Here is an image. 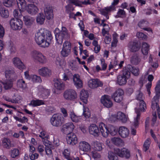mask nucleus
<instances>
[{
    "label": "nucleus",
    "mask_w": 160,
    "mask_h": 160,
    "mask_svg": "<svg viewBox=\"0 0 160 160\" xmlns=\"http://www.w3.org/2000/svg\"><path fill=\"white\" fill-rule=\"evenodd\" d=\"M52 39L51 32L44 29H41L36 33L35 39L37 43L41 47L46 48L48 47Z\"/></svg>",
    "instance_id": "f257e3e1"
},
{
    "label": "nucleus",
    "mask_w": 160,
    "mask_h": 160,
    "mask_svg": "<svg viewBox=\"0 0 160 160\" xmlns=\"http://www.w3.org/2000/svg\"><path fill=\"white\" fill-rule=\"evenodd\" d=\"M18 8L20 10L26 9L27 12L32 14H36L38 12V9L37 7L32 4H28L26 7V2L25 0H17Z\"/></svg>",
    "instance_id": "f03ea898"
},
{
    "label": "nucleus",
    "mask_w": 160,
    "mask_h": 160,
    "mask_svg": "<svg viewBox=\"0 0 160 160\" xmlns=\"http://www.w3.org/2000/svg\"><path fill=\"white\" fill-rule=\"evenodd\" d=\"M54 33L57 42L58 44H61L62 43L63 39L68 38L69 37L68 30L64 27H62L61 31H59L58 28H56L54 30Z\"/></svg>",
    "instance_id": "7ed1b4c3"
},
{
    "label": "nucleus",
    "mask_w": 160,
    "mask_h": 160,
    "mask_svg": "<svg viewBox=\"0 0 160 160\" xmlns=\"http://www.w3.org/2000/svg\"><path fill=\"white\" fill-rule=\"evenodd\" d=\"M124 152H127L126 157H128L129 154L128 153V151L127 149L125 148H123L120 149L118 148L114 149V153L111 151H109L108 153V158L109 160H118V157L116 155L121 157L123 158V153Z\"/></svg>",
    "instance_id": "20e7f679"
},
{
    "label": "nucleus",
    "mask_w": 160,
    "mask_h": 160,
    "mask_svg": "<svg viewBox=\"0 0 160 160\" xmlns=\"http://www.w3.org/2000/svg\"><path fill=\"white\" fill-rule=\"evenodd\" d=\"M32 57L35 62L42 64L46 63L47 61L45 56L41 52L37 51H33L32 52Z\"/></svg>",
    "instance_id": "39448f33"
},
{
    "label": "nucleus",
    "mask_w": 160,
    "mask_h": 160,
    "mask_svg": "<svg viewBox=\"0 0 160 160\" xmlns=\"http://www.w3.org/2000/svg\"><path fill=\"white\" fill-rule=\"evenodd\" d=\"M63 118L62 115L59 114H53L50 119L51 124L54 127L61 126L63 123Z\"/></svg>",
    "instance_id": "423d86ee"
},
{
    "label": "nucleus",
    "mask_w": 160,
    "mask_h": 160,
    "mask_svg": "<svg viewBox=\"0 0 160 160\" xmlns=\"http://www.w3.org/2000/svg\"><path fill=\"white\" fill-rule=\"evenodd\" d=\"M63 96L65 99L67 100H73L77 97L76 92L72 89L66 90L63 93Z\"/></svg>",
    "instance_id": "0eeeda50"
},
{
    "label": "nucleus",
    "mask_w": 160,
    "mask_h": 160,
    "mask_svg": "<svg viewBox=\"0 0 160 160\" xmlns=\"http://www.w3.org/2000/svg\"><path fill=\"white\" fill-rule=\"evenodd\" d=\"M9 23L11 28L13 30H20L22 28V22L19 19L17 18H12Z\"/></svg>",
    "instance_id": "6e6552de"
},
{
    "label": "nucleus",
    "mask_w": 160,
    "mask_h": 160,
    "mask_svg": "<svg viewBox=\"0 0 160 160\" xmlns=\"http://www.w3.org/2000/svg\"><path fill=\"white\" fill-rule=\"evenodd\" d=\"M71 49L70 43L68 41H65L63 44V47L61 54L63 57L68 56L70 53Z\"/></svg>",
    "instance_id": "1a4fd4ad"
},
{
    "label": "nucleus",
    "mask_w": 160,
    "mask_h": 160,
    "mask_svg": "<svg viewBox=\"0 0 160 160\" xmlns=\"http://www.w3.org/2000/svg\"><path fill=\"white\" fill-rule=\"evenodd\" d=\"M123 94L124 92L122 90L118 89L112 95V98L115 102L119 103L123 100Z\"/></svg>",
    "instance_id": "9d476101"
},
{
    "label": "nucleus",
    "mask_w": 160,
    "mask_h": 160,
    "mask_svg": "<svg viewBox=\"0 0 160 160\" xmlns=\"http://www.w3.org/2000/svg\"><path fill=\"white\" fill-rule=\"evenodd\" d=\"M74 126L72 122H70L66 123L62 126V131L66 135H68L71 133L74 129Z\"/></svg>",
    "instance_id": "9b49d317"
},
{
    "label": "nucleus",
    "mask_w": 160,
    "mask_h": 160,
    "mask_svg": "<svg viewBox=\"0 0 160 160\" xmlns=\"http://www.w3.org/2000/svg\"><path fill=\"white\" fill-rule=\"evenodd\" d=\"M137 117L134 119V121L133 123V126L131 127V134L133 135H136V128L138 127L139 123V121L140 119V114L139 110L136 111Z\"/></svg>",
    "instance_id": "f8f14e48"
},
{
    "label": "nucleus",
    "mask_w": 160,
    "mask_h": 160,
    "mask_svg": "<svg viewBox=\"0 0 160 160\" xmlns=\"http://www.w3.org/2000/svg\"><path fill=\"white\" fill-rule=\"evenodd\" d=\"M88 85L90 88H95L99 87H102L103 83L98 79H92L88 82Z\"/></svg>",
    "instance_id": "ddd939ff"
},
{
    "label": "nucleus",
    "mask_w": 160,
    "mask_h": 160,
    "mask_svg": "<svg viewBox=\"0 0 160 160\" xmlns=\"http://www.w3.org/2000/svg\"><path fill=\"white\" fill-rule=\"evenodd\" d=\"M66 139L68 143L71 145H74L78 142L77 137L73 133L68 135Z\"/></svg>",
    "instance_id": "4468645a"
},
{
    "label": "nucleus",
    "mask_w": 160,
    "mask_h": 160,
    "mask_svg": "<svg viewBox=\"0 0 160 160\" xmlns=\"http://www.w3.org/2000/svg\"><path fill=\"white\" fill-rule=\"evenodd\" d=\"M44 14L46 18L48 20L52 19L53 14L52 8L49 5H46L44 8Z\"/></svg>",
    "instance_id": "2eb2a0df"
},
{
    "label": "nucleus",
    "mask_w": 160,
    "mask_h": 160,
    "mask_svg": "<svg viewBox=\"0 0 160 160\" xmlns=\"http://www.w3.org/2000/svg\"><path fill=\"white\" fill-rule=\"evenodd\" d=\"M102 103L105 107L109 108L113 105L112 102L110 99V97L107 95L102 96L101 100Z\"/></svg>",
    "instance_id": "dca6fc26"
},
{
    "label": "nucleus",
    "mask_w": 160,
    "mask_h": 160,
    "mask_svg": "<svg viewBox=\"0 0 160 160\" xmlns=\"http://www.w3.org/2000/svg\"><path fill=\"white\" fill-rule=\"evenodd\" d=\"M78 148L79 149L84 152H88L91 149V146L89 143L85 141H83L79 142Z\"/></svg>",
    "instance_id": "f3484780"
},
{
    "label": "nucleus",
    "mask_w": 160,
    "mask_h": 160,
    "mask_svg": "<svg viewBox=\"0 0 160 160\" xmlns=\"http://www.w3.org/2000/svg\"><path fill=\"white\" fill-rule=\"evenodd\" d=\"M89 131L90 134L95 136H98L100 134L98 128L94 124H91L89 127Z\"/></svg>",
    "instance_id": "a211bd4d"
},
{
    "label": "nucleus",
    "mask_w": 160,
    "mask_h": 160,
    "mask_svg": "<svg viewBox=\"0 0 160 160\" xmlns=\"http://www.w3.org/2000/svg\"><path fill=\"white\" fill-rule=\"evenodd\" d=\"M39 74L42 77H48L51 74V71L48 68L43 67L38 70Z\"/></svg>",
    "instance_id": "6ab92c4d"
},
{
    "label": "nucleus",
    "mask_w": 160,
    "mask_h": 160,
    "mask_svg": "<svg viewBox=\"0 0 160 160\" xmlns=\"http://www.w3.org/2000/svg\"><path fill=\"white\" fill-rule=\"evenodd\" d=\"M99 131L102 136L105 138L107 137L108 135V131L106 125L102 122L100 123L99 126Z\"/></svg>",
    "instance_id": "aec40b11"
},
{
    "label": "nucleus",
    "mask_w": 160,
    "mask_h": 160,
    "mask_svg": "<svg viewBox=\"0 0 160 160\" xmlns=\"http://www.w3.org/2000/svg\"><path fill=\"white\" fill-rule=\"evenodd\" d=\"M12 61L14 65L19 69L22 70L25 68V66L19 58H14Z\"/></svg>",
    "instance_id": "412c9836"
},
{
    "label": "nucleus",
    "mask_w": 160,
    "mask_h": 160,
    "mask_svg": "<svg viewBox=\"0 0 160 160\" xmlns=\"http://www.w3.org/2000/svg\"><path fill=\"white\" fill-rule=\"evenodd\" d=\"M73 80L74 85L77 88H81L82 87V82L80 79L79 75L74 74L73 76Z\"/></svg>",
    "instance_id": "4be33fe9"
},
{
    "label": "nucleus",
    "mask_w": 160,
    "mask_h": 160,
    "mask_svg": "<svg viewBox=\"0 0 160 160\" xmlns=\"http://www.w3.org/2000/svg\"><path fill=\"white\" fill-rule=\"evenodd\" d=\"M118 132L120 136L123 138L128 137L129 133V130L124 126L120 127L119 129Z\"/></svg>",
    "instance_id": "5701e85b"
},
{
    "label": "nucleus",
    "mask_w": 160,
    "mask_h": 160,
    "mask_svg": "<svg viewBox=\"0 0 160 160\" xmlns=\"http://www.w3.org/2000/svg\"><path fill=\"white\" fill-rule=\"evenodd\" d=\"M131 51L135 52L138 51L140 48V46L136 42H130L128 45Z\"/></svg>",
    "instance_id": "b1692460"
},
{
    "label": "nucleus",
    "mask_w": 160,
    "mask_h": 160,
    "mask_svg": "<svg viewBox=\"0 0 160 160\" xmlns=\"http://www.w3.org/2000/svg\"><path fill=\"white\" fill-rule=\"evenodd\" d=\"M2 146L7 149H10L11 148L13 147L14 145L11 142L10 140L8 138H4L2 141Z\"/></svg>",
    "instance_id": "393cba45"
},
{
    "label": "nucleus",
    "mask_w": 160,
    "mask_h": 160,
    "mask_svg": "<svg viewBox=\"0 0 160 160\" xmlns=\"http://www.w3.org/2000/svg\"><path fill=\"white\" fill-rule=\"evenodd\" d=\"M117 118L122 122L125 123L127 121L128 117L122 112H119L117 113Z\"/></svg>",
    "instance_id": "a878e982"
},
{
    "label": "nucleus",
    "mask_w": 160,
    "mask_h": 160,
    "mask_svg": "<svg viewBox=\"0 0 160 160\" xmlns=\"http://www.w3.org/2000/svg\"><path fill=\"white\" fill-rule=\"evenodd\" d=\"M112 143L117 146H122L124 145V142L120 138L114 137L111 139Z\"/></svg>",
    "instance_id": "bb28decb"
},
{
    "label": "nucleus",
    "mask_w": 160,
    "mask_h": 160,
    "mask_svg": "<svg viewBox=\"0 0 160 160\" xmlns=\"http://www.w3.org/2000/svg\"><path fill=\"white\" fill-rule=\"evenodd\" d=\"M88 97V94L87 91L82 90L80 92L81 99L85 104L87 102V99Z\"/></svg>",
    "instance_id": "cd10ccee"
},
{
    "label": "nucleus",
    "mask_w": 160,
    "mask_h": 160,
    "mask_svg": "<svg viewBox=\"0 0 160 160\" xmlns=\"http://www.w3.org/2000/svg\"><path fill=\"white\" fill-rule=\"evenodd\" d=\"M132 68V66L130 65H128L127 67H124L122 71V75L125 77L128 78L130 75V69Z\"/></svg>",
    "instance_id": "c85d7f7f"
},
{
    "label": "nucleus",
    "mask_w": 160,
    "mask_h": 160,
    "mask_svg": "<svg viewBox=\"0 0 160 160\" xmlns=\"http://www.w3.org/2000/svg\"><path fill=\"white\" fill-rule=\"evenodd\" d=\"M64 84L61 80L58 79L54 81V86L57 90H61L64 89Z\"/></svg>",
    "instance_id": "c756f323"
},
{
    "label": "nucleus",
    "mask_w": 160,
    "mask_h": 160,
    "mask_svg": "<svg viewBox=\"0 0 160 160\" xmlns=\"http://www.w3.org/2000/svg\"><path fill=\"white\" fill-rule=\"evenodd\" d=\"M23 21L26 25L29 26L32 24L34 21V19L29 16H25L23 17Z\"/></svg>",
    "instance_id": "7c9ffc66"
},
{
    "label": "nucleus",
    "mask_w": 160,
    "mask_h": 160,
    "mask_svg": "<svg viewBox=\"0 0 160 160\" xmlns=\"http://www.w3.org/2000/svg\"><path fill=\"white\" fill-rule=\"evenodd\" d=\"M1 82L3 85L4 88L6 90L10 89L12 87L13 81L12 80V79L9 80L7 79Z\"/></svg>",
    "instance_id": "2f4dec72"
},
{
    "label": "nucleus",
    "mask_w": 160,
    "mask_h": 160,
    "mask_svg": "<svg viewBox=\"0 0 160 160\" xmlns=\"http://www.w3.org/2000/svg\"><path fill=\"white\" fill-rule=\"evenodd\" d=\"M127 78L122 75H119L117 78V83L120 85L125 84L127 82Z\"/></svg>",
    "instance_id": "473e14b6"
},
{
    "label": "nucleus",
    "mask_w": 160,
    "mask_h": 160,
    "mask_svg": "<svg viewBox=\"0 0 160 160\" xmlns=\"http://www.w3.org/2000/svg\"><path fill=\"white\" fill-rule=\"evenodd\" d=\"M45 20V17L42 13H39L37 15L36 18L37 23L40 25L43 24Z\"/></svg>",
    "instance_id": "72a5a7b5"
},
{
    "label": "nucleus",
    "mask_w": 160,
    "mask_h": 160,
    "mask_svg": "<svg viewBox=\"0 0 160 160\" xmlns=\"http://www.w3.org/2000/svg\"><path fill=\"white\" fill-rule=\"evenodd\" d=\"M113 9V8L111 7H107L105 9H102L100 11V12L102 15L106 16L107 19L109 18V16L108 15V13Z\"/></svg>",
    "instance_id": "f704fd0d"
},
{
    "label": "nucleus",
    "mask_w": 160,
    "mask_h": 160,
    "mask_svg": "<svg viewBox=\"0 0 160 160\" xmlns=\"http://www.w3.org/2000/svg\"><path fill=\"white\" fill-rule=\"evenodd\" d=\"M141 59L137 55H134L131 58L130 61L131 63L135 65H137L140 62Z\"/></svg>",
    "instance_id": "c9c22d12"
},
{
    "label": "nucleus",
    "mask_w": 160,
    "mask_h": 160,
    "mask_svg": "<svg viewBox=\"0 0 160 160\" xmlns=\"http://www.w3.org/2000/svg\"><path fill=\"white\" fill-rule=\"evenodd\" d=\"M48 142H49V141L48 140L45 142V145L46 146L45 151L47 155H50L52 154L51 149H53V146L50 143H49Z\"/></svg>",
    "instance_id": "e433bc0d"
},
{
    "label": "nucleus",
    "mask_w": 160,
    "mask_h": 160,
    "mask_svg": "<svg viewBox=\"0 0 160 160\" xmlns=\"http://www.w3.org/2000/svg\"><path fill=\"white\" fill-rule=\"evenodd\" d=\"M149 45L146 42H143L142 44V51L144 55H147L149 50Z\"/></svg>",
    "instance_id": "4c0bfd02"
},
{
    "label": "nucleus",
    "mask_w": 160,
    "mask_h": 160,
    "mask_svg": "<svg viewBox=\"0 0 160 160\" xmlns=\"http://www.w3.org/2000/svg\"><path fill=\"white\" fill-rule=\"evenodd\" d=\"M146 109V105L144 101H140L139 108L138 109H135V112L136 113V111L138 110L139 111V113L140 114V111L142 112H144Z\"/></svg>",
    "instance_id": "58836bf2"
},
{
    "label": "nucleus",
    "mask_w": 160,
    "mask_h": 160,
    "mask_svg": "<svg viewBox=\"0 0 160 160\" xmlns=\"http://www.w3.org/2000/svg\"><path fill=\"white\" fill-rule=\"evenodd\" d=\"M69 116L72 122H77L80 121V117L77 116L73 111L70 112Z\"/></svg>",
    "instance_id": "ea45409f"
},
{
    "label": "nucleus",
    "mask_w": 160,
    "mask_h": 160,
    "mask_svg": "<svg viewBox=\"0 0 160 160\" xmlns=\"http://www.w3.org/2000/svg\"><path fill=\"white\" fill-rule=\"evenodd\" d=\"M44 104V102L43 101L39 100H32L31 101L29 105H32L33 107L39 106Z\"/></svg>",
    "instance_id": "a19ab883"
},
{
    "label": "nucleus",
    "mask_w": 160,
    "mask_h": 160,
    "mask_svg": "<svg viewBox=\"0 0 160 160\" xmlns=\"http://www.w3.org/2000/svg\"><path fill=\"white\" fill-rule=\"evenodd\" d=\"M5 75L7 79L9 80L12 79V80L13 81V77L15 75V74L12 71L9 70H7L5 72Z\"/></svg>",
    "instance_id": "79ce46f5"
},
{
    "label": "nucleus",
    "mask_w": 160,
    "mask_h": 160,
    "mask_svg": "<svg viewBox=\"0 0 160 160\" xmlns=\"http://www.w3.org/2000/svg\"><path fill=\"white\" fill-rule=\"evenodd\" d=\"M17 86L20 88H25L27 85L25 81L22 79L18 80L17 83Z\"/></svg>",
    "instance_id": "37998d69"
},
{
    "label": "nucleus",
    "mask_w": 160,
    "mask_h": 160,
    "mask_svg": "<svg viewBox=\"0 0 160 160\" xmlns=\"http://www.w3.org/2000/svg\"><path fill=\"white\" fill-rule=\"evenodd\" d=\"M108 133H109L112 136L115 135L118 131L117 128L112 126H110L109 128H108Z\"/></svg>",
    "instance_id": "c03bdc74"
},
{
    "label": "nucleus",
    "mask_w": 160,
    "mask_h": 160,
    "mask_svg": "<svg viewBox=\"0 0 160 160\" xmlns=\"http://www.w3.org/2000/svg\"><path fill=\"white\" fill-rule=\"evenodd\" d=\"M0 15L3 18H7L9 16L8 11L4 8H0Z\"/></svg>",
    "instance_id": "a18cd8bd"
},
{
    "label": "nucleus",
    "mask_w": 160,
    "mask_h": 160,
    "mask_svg": "<svg viewBox=\"0 0 160 160\" xmlns=\"http://www.w3.org/2000/svg\"><path fill=\"white\" fill-rule=\"evenodd\" d=\"M150 143V139L149 138H147L143 144V150L145 152H146L149 149Z\"/></svg>",
    "instance_id": "49530a36"
},
{
    "label": "nucleus",
    "mask_w": 160,
    "mask_h": 160,
    "mask_svg": "<svg viewBox=\"0 0 160 160\" xmlns=\"http://www.w3.org/2000/svg\"><path fill=\"white\" fill-rule=\"evenodd\" d=\"M136 99L140 101H143L144 97L142 92L140 91H138L136 93Z\"/></svg>",
    "instance_id": "de8ad7c7"
},
{
    "label": "nucleus",
    "mask_w": 160,
    "mask_h": 160,
    "mask_svg": "<svg viewBox=\"0 0 160 160\" xmlns=\"http://www.w3.org/2000/svg\"><path fill=\"white\" fill-rule=\"evenodd\" d=\"M19 150L17 148H14L10 151V154L12 158H15L18 156L19 154Z\"/></svg>",
    "instance_id": "09e8293b"
},
{
    "label": "nucleus",
    "mask_w": 160,
    "mask_h": 160,
    "mask_svg": "<svg viewBox=\"0 0 160 160\" xmlns=\"http://www.w3.org/2000/svg\"><path fill=\"white\" fill-rule=\"evenodd\" d=\"M83 114L84 117L86 118H89L91 116V113L88 108H85L84 106H83Z\"/></svg>",
    "instance_id": "8fccbe9b"
},
{
    "label": "nucleus",
    "mask_w": 160,
    "mask_h": 160,
    "mask_svg": "<svg viewBox=\"0 0 160 160\" xmlns=\"http://www.w3.org/2000/svg\"><path fill=\"white\" fill-rule=\"evenodd\" d=\"M93 145L94 149L95 150L100 151L102 149L101 144L98 142H94L93 143Z\"/></svg>",
    "instance_id": "3c124183"
},
{
    "label": "nucleus",
    "mask_w": 160,
    "mask_h": 160,
    "mask_svg": "<svg viewBox=\"0 0 160 160\" xmlns=\"http://www.w3.org/2000/svg\"><path fill=\"white\" fill-rule=\"evenodd\" d=\"M14 0H5L3 2L4 5L8 7L12 6L14 3Z\"/></svg>",
    "instance_id": "603ef678"
},
{
    "label": "nucleus",
    "mask_w": 160,
    "mask_h": 160,
    "mask_svg": "<svg viewBox=\"0 0 160 160\" xmlns=\"http://www.w3.org/2000/svg\"><path fill=\"white\" fill-rule=\"evenodd\" d=\"M31 79L32 81L35 82H41L42 81L40 77L36 75H33L32 76Z\"/></svg>",
    "instance_id": "864d4df0"
},
{
    "label": "nucleus",
    "mask_w": 160,
    "mask_h": 160,
    "mask_svg": "<svg viewBox=\"0 0 160 160\" xmlns=\"http://www.w3.org/2000/svg\"><path fill=\"white\" fill-rule=\"evenodd\" d=\"M132 68L130 69V72L135 76H138L139 73V69L138 68L132 66Z\"/></svg>",
    "instance_id": "5fc2aeb1"
},
{
    "label": "nucleus",
    "mask_w": 160,
    "mask_h": 160,
    "mask_svg": "<svg viewBox=\"0 0 160 160\" xmlns=\"http://www.w3.org/2000/svg\"><path fill=\"white\" fill-rule=\"evenodd\" d=\"M90 155L94 159H98L101 157L100 154L96 151L91 152Z\"/></svg>",
    "instance_id": "6e6d98bb"
},
{
    "label": "nucleus",
    "mask_w": 160,
    "mask_h": 160,
    "mask_svg": "<svg viewBox=\"0 0 160 160\" xmlns=\"http://www.w3.org/2000/svg\"><path fill=\"white\" fill-rule=\"evenodd\" d=\"M151 108L153 110H155L156 108H157V112L160 111L159 103L157 102H152Z\"/></svg>",
    "instance_id": "4d7b16f0"
},
{
    "label": "nucleus",
    "mask_w": 160,
    "mask_h": 160,
    "mask_svg": "<svg viewBox=\"0 0 160 160\" xmlns=\"http://www.w3.org/2000/svg\"><path fill=\"white\" fill-rule=\"evenodd\" d=\"M148 22L145 20H142L140 21L138 23V26L141 28L142 27L146 26L148 24Z\"/></svg>",
    "instance_id": "13d9d810"
},
{
    "label": "nucleus",
    "mask_w": 160,
    "mask_h": 160,
    "mask_svg": "<svg viewBox=\"0 0 160 160\" xmlns=\"http://www.w3.org/2000/svg\"><path fill=\"white\" fill-rule=\"evenodd\" d=\"M72 75L70 72H68L67 73H64L63 74V80L66 81L69 80L70 78V75Z\"/></svg>",
    "instance_id": "bf43d9fd"
},
{
    "label": "nucleus",
    "mask_w": 160,
    "mask_h": 160,
    "mask_svg": "<svg viewBox=\"0 0 160 160\" xmlns=\"http://www.w3.org/2000/svg\"><path fill=\"white\" fill-rule=\"evenodd\" d=\"M125 14V12L123 10L119 9L117 12V15L115 16V17L116 18L122 17V16L124 15Z\"/></svg>",
    "instance_id": "052dcab7"
},
{
    "label": "nucleus",
    "mask_w": 160,
    "mask_h": 160,
    "mask_svg": "<svg viewBox=\"0 0 160 160\" xmlns=\"http://www.w3.org/2000/svg\"><path fill=\"white\" fill-rule=\"evenodd\" d=\"M70 151L69 150L66 149H65L63 152V154L66 158H68L70 157Z\"/></svg>",
    "instance_id": "680f3d73"
},
{
    "label": "nucleus",
    "mask_w": 160,
    "mask_h": 160,
    "mask_svg": "<svg viewBox=\"0 0 160 160\" xmlns=\"http://www.w3.org/2000/svg\"><path fill=\"white\" fill-rule=\"evenodd\" d=\"M69 1L70 3H73L76 6H82L81 2L78 0H69Z\"/></svg>",
    "instance_id": "e2e57ef3"
},
{
    "label": "nucleus",
    "mask_w": 160,
    "mask_h": 160,
    "mask_svg": "<svg viewBox=\"0 0 160 160\" xmlns=\"http://www.w3.org/2000/svg\"><path fill=\"white\" fill-rule=\"evenodd\" d=\"M137 36L139 38H142V39H145L147 38V36L144 33L138 32L137 33Z\"/></svg>",
    "instance_id": "0e129e2a"
},
{
    "label": "nucleus",
    "mask_w": 160,
    "mask_h": 160,
    "mask_svg": "<svg viewBox=\"0 0 160 160\" xmlns=\"http://www.w3.org/2000/svg\"><path fill=\"white\" fill-rule=\"evenodd\" d=\"M153 117L152 119V126H153L156 121L157 116L156 112L152 114Z\"/></svg>",
    "instance_id": "69168bd1"
},
{
    "label": "nucleus",
    "mask_w": 160,
    "mask_h": 160,
    "mask_svg": "<svg viewBox=\"0 0 160 160\" xmlns=\"http://www.w3.org/2000/svg\"><path fill=\"white\" fill-rule=\"evenodd\" d=\"M101 64L102 66V70H105L106 69L107 67V64L105 62V60L103 59H101Z\"/></svg>",
    "instance_id": "338daca9"
},
{
    "label": "nucleus",
    "mask_w": 160,
    "mask_h": 160,
    "mask_svg": "<svg viewBox=\"0 0 160 160\" xmlns=\"http://www.w3.org/2000/svg\"><path fill=\"white\" fill-rule=\"evenodd\" d=\"M156 94L160 95V84H158L155 88Z\"/></svg>",
    "instance_id": "774afa93"
}]
</instances>
